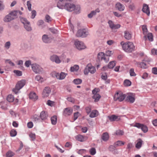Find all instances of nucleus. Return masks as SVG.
Listing matches in <instances>:
<instances>
[{
  "label": "nucleus",
  "mask_w": 157,
  "mask_h": 157,
  "mask_svg": "<svg viewBox=\"0 0 157 157\" xmlns=\"http://www.w3.org/2000/svg\"><path fill=\"white\" fill-rule=\"evenodd\" d=\"M121 44L122 45L123 49L126 52L130 53L135 50V46L132 42H128L124 43L122 41Z\"/></svg>",
  "instance_id": "f257e3e1"
},
{
  "label": "nucleus",
  "mask_w": 157,
  "mask_h": 157,
  "mask_svg": "<svg viewBox=\"0 0 157 157\" xmlns=\"http://www.w3.org/2000/svg\"><path fill=\"white\" fill-rule=\"evenodd\" d=\"M17 12V11L15 10L12 11L5 16L3 19L4 21L5 22H7L14 20L16 18Z\"/></svg>",
  "instance_id": "f03ea898"
},
{
  "label": "nucleus",
  "mask_w": 157,
  "mask_h": 157,
  "mask_svg": "<svg viewBox=\"0 0 157 157\" xmlns=\"http://www.w3.org/2000/svg\"><path fill=\"white\" fill-rule=\"evenodd\" d=\"M20 21L23 24L25 30L28 32H30L32 30L31 24L29 21H28L26 18L20 17Z\"/></svg>",
  "instance_id": "7ed1b4c3"
},
{
  "label": "nucleus",
  "mask_w": 157,
  "mask_h": 157,
  "mask_svg": "<svg viewBox=\"0 0 157 157\" xmlns=\"http://www.w3.org/2000/svg\"><path fill=\"white\" fill-rule=\"evenodd\" d=\"M31 65L32 70L35 73L40 74L44 72L43 68L39 65L34 63Z\"/></svg>",
  "instance_id": "20e7f679"
},
{
  "label": "nucleus",
  "mask_w": 157,
  "mask_h": 157,
  "mask_svg": "<svg viewBox=\"0 0 157 157\" xmlns=\"http://www.w3.org/2000/svg\"><path fill=\"white\" fill-rule=\"evenodd\" d=\"M67 75V73L63 72H61L60 73H59L55 71L52 72L51 74V75L52 77H56L59 80L63 79Z\"/></svg>",
  "instance_id": "39448f33"
},
{
  "label": "nucleus",
  "mask_w": 157,
  "mask_h": 157,
  "mask_svg": "<svg viewBox=\"0 0 157 157\" xmlns=\"http://www.w3.org/2000/svg\"><path fill=\"white\" fill-rule=\"evenodd\" d=\"M95 71V67L91 66V64H88L86 67L84 73L85 75H87L89 72L91 74H94Z\"/></svg>",
  "instance_id": "423d86ee"
},
{
  "label": "nucleus",
  "mask_w": 157,
  "mask_h": 157,
  "mask_svg": "<svg viewBox=\"0 0 157 157\" xmlns=\"http://www.w3.org/2000/svg\"><path fill=\"white\" fill-rule=\"evenodd\" d=\"M88 35V32L86 29H82L78 30L76 35L78 37H85Z\"/></svg>",
  "instance_id": "0eeeda50"
},
{
  "label": "nucleus",
  "mask_w": 157,
  "mask_h": 157,
  "mask_svg": "<svg viewBox=\"0 0 157 157\" xmlns=\"http://www.w3.org/2000/svg\"><path fill=\"white\" fill-rule=\"evenodd\" d=\"M25 80H22L19 81L16 85L15 88L13 90L16 94L17 92V91L22 88L25 85Z\"/></svg>",
  "instance_id": "6e6552de"
},
{
  "label": "nucleus",
  "mask_w": 157,
  "mask_h": 157,
  "mask_svg": "<svg viewBox=\"0 0 157 157\" xmlns=\"http://www.w3.org/2000/svg\"><path fill=\"white\" fill-rule=\"evenodd\" d=\"M125 97V94L117 92L114 95V100L115 101L118 100L119 101H122L124 100Z\"/></svg>",
  "instance_id": "1a4fd4ad"
},
{
  "label": "nucleus",
  "mask_w": 157,
  "mask_h": 157,
  "mask_svg": "<svg viewBox=\"0 0 157 157\" xmlns=\"http://www.w3.org/2000/svg\"><path fill=\"white\" fill-rule=\"evenodd\" d=\"M75 44L77 48L79 50L84 49L85 48V46L84 43L82 41L77 40L75 41Z\"/></svg>",
  "instance_id": "9d476101"
},
{
  "label": "nucleus",
  "mask_w": 157,
  "mask_h": 157,
  "mask_svg": "<svg viewBox=\"0 0 157 157\" xmlns=\"http://www.w3.org/2000/svg\"><path fill=\"white\" fill-rule=\"evenodd\" d=\"M65 9L68 11L71 12L75 9V5L70 3H66L65 4Z\"/></svg>",
  "instance_id": "9b49d317"
},
{
  "label": "nucleus",
  "mask_w": 157,
  "mask_h": 157,
  "mask_svg": "<svg viewBox=\"0 0 157 157\" xmlns=\"http://www.w3.org/2000/svg\"><path fill=\"white\" fill-rule=\"evenodd\" d=\"M42 39L43 42L46 44L51 43L52 40L51 37H49L48 35L46 34L43 35Z\"/></svg>",
  "instance_id": "f8f14e48"
},
{
  "label": "nucleus",
  "mask_w": 157,
  "mask_h": 157,
  "mask_svg": "<svg viewBox=\"0 0 157 157\" xmlns=\"http://www.w3.org/2000/svg\"><path fill=\"white\" fill-rule=\"evenodd\" d=\"M108 23L109 26L112 29H118L121 27V25L119 24H114L113 22L111 20L108 21Z\"/></svg>",
  "instance_id": "ddd939ff"
},
{
  "label": "nucleus",
  "mask_w": 157,
  "mask_h": 157,
  "mask_svg": "<svg viewBox=\"0 0 157 157\" xmlns=\"http://www.w3.org/2000/svg\"><path fill=\"white\" fill-rule=\"evenodd\" d=\"M51 92V90L50 87H46L43 90L42 93L43 97L44 98H46L48 97Z\"/></svg>",
  "instance_id": "4468645a"
},
{
  "label": "nucleus",
  "mask_w": 157,
  "mask_h": 157,
  "mask_svg": "<svg viewBox=\"0 0 157 157\" xmlns=\"http://www.w3.org/2000/svg\"><path fill=\"white\" fill-rule=\"evenodd\" d=\"M50 60L53 62H55L56 63H59L61 61L59 57L57 55H53L50 57Z\"/></svg>",
  "instance_id": "2eb2a0df"
},
{
  "label": "nucleus",
  "mask_w": 157,
  "mask_h": 157,
  "mask_svg": "<svg viewBox=\"0 0 157 157\" xmlns=\"http://www.w3.org/2000/svg\"><path fill=\"white\" fill-rule=\"evenodd\" d=\"M73 112V110L71 108H67L64 109L63 112V115L67 116L71 115Z\"/></svg>",
  "instance_id": "dca6fc26"
},
{
  "label": "nucleus",
  "mask_w": 157,
  "mask_h": 157,
  "mask_svg": "<svg viewBox=\"0 0 157 157\" xmlns=\"http://www.w3.org/2000/svg\"><path fill=\"white\" fill-rule=\"evenodd\" d=\"M143 12L146 13L148 15L150 14V10L148 6L145 4H144L142 9Z\"/></svg>",
  "instance_id": "f3484780"
},
{
  "label": "nucleus",
  "mask_w": 157,
  "mask_h": 157,
  "mask_svg": "<svg viewBox=\"0 0 157 157\" xmlns=\"http://www.w3.org/2000/svg\"><path fill=\"white\" fill-rule=\"evenodd\" d=\"M100 12V10L98 8L95 10L91 11L89 14H88V17L89 18H91L94 16L97 13H98Z\"/></svg>",
  "instance_id": "a211bd4d"
},
{
  "label": "nucleus",
  "mask_w": 157,
  "mask_h": 157,
  "mask_svg": "<svg viewBox=\"0 0 157 157\" xmlns=\"http://www.w3.org/2000/svg\"><path fill=\"white\" fill-rule=\"evenodd\" d=\"M135 94L132 93L131 95H128L127 97V100L130 103H133L135 101Z\"/></svg>",
  "instance_id": "6ab92c4d"
},
{
  "label": "nucleus",
  "mask_w": 157,
  "mask_h": 157,
  "mask_svg": "<svg viewBox=\"0 0 157 157\" xmlns=\"http://www.w3.org/2000/svg\"><path fill=\"white\" fill-rule=\"evenodd\" d=\"M108 117L110 121H118L120 118L119 116L113 115L110 116H108Z\"/></svg>",
  "instance_id": "aec40b11"
},
{
  "label": "nucleus",
  "mask_w": 157,
  "mask_h": 157,
  "mask_svg": "<svg viewBox=\"0 0 157 157\" xmlns=\"http://www.w3.org/2000/svg\"><path fill=\"white\" fill-rule=\"evenodd\" d=\"M116 8L120 11H123L124 9V6L120 3H117L116 4Z\"/></svg>",
  "instance_id": "412c9836"
},
{
  "label": "nucleus",
  "mask_w": 157,
  "mask_h": 157,
  "mask_svg": "<svg viewBox=\"0 0 157 157\" xmlns=\"http://www.w3.org/2000/svg\"><path fill=\"white\" fill-rule=\"evenodd\" d=\"M124 37L127 40H129L132 38L131 33L128 31H125L124 32Z\"/></svg>",
  "instance_id": "4be33fe9"
},
{
  "label": "nucleus",
  "mask_w": 157,
  "mask_h": 157,
  "mask_svg": "<svg viewBox=\"0 0 157 157\" xmlns=\"http://www.w3.org/2000/svg\"><path fill=\"white\" fill-rule=\"evenodd\" d=\"M109 138V136L108 133L107 132L104 133L101 135V139L104 141H106Z\"/></svg>",
  "instance_id": "5701e85b"
},
{
  "label": "nucleus",
  "mask_w": 157,
  "mask_h": 157,
  "mask_svg": "<svg viewBox=\"0 0 157 157\" xmlns=\"http://www.w3.org/2000/svg\"><path fill=\"white\" fill-rule=\"evenodd\" d=\"M48 117V115L47 113H46L44 111H42L40 114V117L41 120H44L46 119Z\"/></svg>",
  "instance_id": "b1692460"
},
{
  "label": "nucleus",
  "mask_w": 157,
  "mask_h": 157,
  "mask_svg": "<svg viewBox=\"0 0 157 157\" xmlns=\"http://www.w3.org/2000/svg\"><path fill=\"white\" fill-rule=\"evenodd\" d=\"M29 97L30 99H32L34 101L37 100L38 99V96L36 95L35 93H30L29 94Z\"/></svg>",
  "instance_id": "393cba45"
},
{
  "label": "nucleus",
  "mask_w": 157,
  "mask_h": 157,
  "mask_svg": "<svg viewBox=\"0 0 157 157\" xmlns=\"http://www.w3.org/2000/svg\"><path fill=\"white\" fill-rule=\"evenodd\" d=\"M143 141L141 139H139L138 141L136 144V147L138 149H140L141 147Z\"/></svg>",
  "instance_id": "a878e982"
},
{
  "label": "nucleus",
  "mask_w": 157,
  "mask_h": 157,
  "mask_svg": "<svg viewBox=\"0 0 157 157\" xmlns=\"http://www.w3.org/2000/svg\"><path fill=\"white\" fill-rule=\"evenodd\" d=\"M98 112L97 110H93L91 112L90 117L91 118H94L97 117L98 115Z\"/></svg>",
  "instance_id": "bb28decb"
},
{
  "label": "nucleus",
  "mask_w": 157,
  "mask_h": 157,
  "mask_svg": "<svg viewBox=\"0 0 157 157\" xmlns=\"http://www.w3.org/2000/svg\"><path fill=\"white\" fill-rule=\"evenodd\" d=\"M125 142L121 140H118L114 144V145L117 147L124 145Z\"/></svg>",
  "instance_id": "cd10ccee"
},
{
  "label": "nucleus",
  "mask_w": 157,
  "mask_h": 157,
  "mask_svg": "<svg viewBox=\"0 0 157 157\" xmlns=\"http://www.w3.org/2000/svg\"><path fill=\"white\" fill-rule=\"evenodd\" d=\"M79 69V67L78 65H75L73 67H71L70 68V70L71 72H74L77 71Z\"/></svg>",
  "instance_id": "c85d7f7f"
},
{
  "label": "nucleus",
  "mask_w": 157,
  "mask_h": 157,
  "mask_svg": "<svg viewBox=\"0 0 157 157\" xmlns=\"http://www.w3.org/2000/svg\"><path fill=\"white\" fill-rule=\"evenodd\" d=\"M52 124L53 125H55L57 121V117L56 116H54L51 118Z\"/></svg>",
  "instance_id": "c756f323"
},
{
  "label": "nucleus",
  "mask_w": 157,
  "mask_h": 157,
  "mask_svg": "<svg viewBox=\"0 0 157 157\" xmlns=\"http://www.w3.org/2000/svg\"><path fill=\"white\" fill-rule=\"evenodd\" d=\"M101 96L99 94L94 95L92 96V98L94 99L95 102H97L101 98Z\"/></svg>",
  "instance_id": "7c9ffc66"
},
{
  "label": "nucleus",
  "mask_w": 157,
  "mask_h": 157,
  "mask_svg": "<svg viewBox=\"0 0 157 157\" xmlns=\"http://www.w3.org/2000/svg\"><path fill=\"white\" fill-rule=\"evenodd\" d=\"M7 100L9 102H12L14 100V98L12 95H9L7 97Z\"/></svg>",
  "instance_id": "2f4dec72"
},
{
  "label": "nucleus",
  "mask_w": 157,
  "mask_h": 157,
  "mask_svg": "<svg viewBox=\"0 0 157 157\" xmlns=\"http://www.w3.org/2000/svg\"><path fill=\"white\" fill-rule=\"evenodd\" d=\"M104 56H105V54L103 52H100L98 54V58L99 61L103 60Z\"/></svg>",
  "instance_id": "473e14b6"
},
{
  "label": "nucleus",
  "mask_w": 157,
  "mask_h": 157,
  "mask_svg": "<svg viewBox=\"0 0 157 157\" xmlns=\"http://www.w3.org/2000/svg\"><path fill=\"white\" fill-rule=\"evenodd\" d=\"M115 61H112L109 62L107 67L109 69H112L115 66Z\"/></svg>",
  "instance_id": "72a5a7b5"
},
{
  "label": "nucleus",
  "mask_w": 157,
  "mask_h": 157,
  "mask_svg": "<svg viewBox=\"0 0 157 157\" xmlns=\"http://www.w3.org/2000/svg\"><path fill=\"white\" fill-rule=\"evenodd\" d=\"M57 6L60 9H65V5H63L62 2H57Z\"/></svg>",
  "instance_id": "f704fd0d"
},
{
  "label": "nucleus",
  "mask_w": 157,
  "mask_h": 157,
  "mask_svg": "<svg viewBox=\"0 0 157 157\" xmlns=\"http://www.w3.org/2000/svg\"><path fill=\"white\" fill-rule=\"evenodd\" d=\"M80 7L79 5H75V9L74 10V12L76 14H78L80 13Z\"/></svg>",
  "instance_id": "c9c22d12"
},
{
  "label": "nucleus",
  "mask_w": 157,
  "mask_h": 157,
  "mask_svg": "<svg viewBox=\"0 0 157 157\" xmlns=\"http://www.w3.org/2000/svg\"><path fill=\"white\" fill-rule=\"evenodd\" d=\"M82 82V79L79 78H76L74 80L73 83L76 85H78L81 84Z\"/></svg>",
  "instance_id": "e433bc0d"
},
{
  "label": "nucleus",
  "mask_w": 157,
  "mask_h": 157,
  "mask_svg": "<svg viewBox=\"0 0 157 157\" xmlns=\"http://www.w3.org/2000/svg\"><path fill=\"white\" fill-rule=\"evenodd\" d=\"M15 155V153L11 151H9L6 154V157H12Z\"/></svg>",
  "instance_id": "4c0bfd02"
},
{
  "label": "nucleus",
  "mask_w": 157,
  "mask_h": 157,
  "mask_svg": "<svg viewBox=\"0 0 157 157\" xmlns=\"http://www.w3.org/2000/svg\"><path fill=\"white\" fill-rule=\"evenodd\" d=\"M52 18L48 14H47L45 17V21L48 23H50L52 21Z\"/></svg>",
  "instance_id": "58836bf2"
},
{
  "label": "nucleus",
  "mask_w": 157,
  "mask_h": 157,
  "mask_svg": "<svg viewBox=\"0 0 157 157\" xmlns=\"http://www.w3.org/2000/svg\"><path fill=\"white\" fill-rule=\"evenodd\" d=\"M76 139L77 140L80 142L84 141V138L83 136L81 135H78L77 136Z\"/></svg>",
  "instance_id": "ea45409f"
},
{
  "label": "nucleus",
  "mask_w": 157,
  "mask_h": 157,
  "mask_svg": "<svg viewBox=\"0 0 157 157\" xmlns=\"http://www.w3.org/2000/svg\"><path fill=\"white\" fill-rule=\"evenodd\" d=\"M124 134L123 131L121 130H118L116 131L115 134L117 136H122Z\"/></svg>",
  "instance_id": "a19ab883"
},
{
  "label": "nucleus",
  "mask_w": 157,
  "mask_h": 157,
  "mask_svg": "<svg viewBox=\"0 0 157 157\" xmlns=\"http://www.w3.org/2000/svg\"><path fill=\"white\" fill-rule=\"evenodd\" d=\"M124 85L126 86H129L131 85V82L129 80L126 79L125 80L124 82Z\"/></svg>",
  "instance_id": "79ce46f5"
},
{
  "label": "nucleus",
  "mask_w": 157,
  "mask_h": 157,
  "mask_svg": "<svg viewBox=\"0 0 157 157\" xmlns=\"http://www.w3.org/2000/svg\"><path fill=\"white\" fill-rule=\"evenodd\" d=\"M142 29L144 35H146L147 32V26L146 25H143L142 27Z\"/></svg>",
  "instance_id": "37998d69"
},
{
  "label": "nucleus",
  "mask_w": 157,
  "mask_h": 157,
  "mask_svg": "<svg viewBox=\"0 0 157 157\" xmlns=\"http://www.w3.org/2000/svg\"><path fill=\"white\" fill-rule=\"evenodd\" d=\"M147 37L150 41H152L153 40V35L151 33H148L147 34Z\"/></svg>",
  "instance_id": "c03bdc74"
},
{
  "label": "nucleus",
  "mask_w": 157,
  "mask_h": 157,
  "mask_svg": "<svg viewBox=\"0 0 157 157\" xmlns=\"http://www.w3.org/2000/svg\"><path fill=\"white\" fill-rule=\"evenodd\" d=\"M129 73L131 76H135L136 75V74L134 72V69L133 68L130 69L129 70Z\"/></svg>",
  "instance_id": "a18cd8bd"
},
{
  "label": "nucleus",
  "mask_w": 157,
  "mask_h": 157,
  "mask_svg": "<svg viewBox=\"0 0 157 157\" xmlns=\"http://www.w3.org/2000/svg\"><path fill=\"white\" fill-rule=\"evenodd\" d=\"M141 129L144 133L146 132L148 130L147 126L144 124H143Z\"/></svg>",
  "instance_id": "49530a36"
},
{
  "label": "nucleus",
  "mask_w": 157,
  "mask_h": 157,
  "mask_svg": "<svg viewBox=\"0 0 157 157\" xmlns=\"http://www.w3.org/2000/svg\"><path fill=\"white\" fill-rule=\"evenodd\" d=\"M17 134V132L16 130L14 129L12 130L10 132V135L11 136L14 137Z\"/></svg>",
  "instance_id": "de8ad7c7"
},
{
  "label": "nucleus",
  "mask_w": 157,
  "mask_h": 157,
  "mask_svg": "<svg viewBox=\"0 0 157 157\" xmlns=\"http://www.w3.org/2000/svg\"><path fill=\"white\" fill-rule=\"evenodd\" d=\"M90 154L92 155H94L96 153V150L94 148L92 147L90 149Z\"/></svg>",
  "instance_id": "09e8293b"
},
{
  "label": "nucleus",
  "mask_w": 157,
  "mask_h": 157,
  "mask_svg": "<svg viewBox=\"0 0 157 157\" xmlns=\"http://www.w3.org/2000/svg\"><path fill=\"white\" fill-rule=\"evenodd\" d=\"M142 61L140 63L139 67L141 68H145L147 67V65L146 63Z\"/></svg>",
  "instance_id": "8fccbe9b"
},
{
  "label": "nucleus",
  "mask_w": 157,
  "mask_h": 157,
  "mask_svg": "<svg viewBox=\"0 0 157 157\" xmlns=\"http://www.w3.org/2000/svg\"><path fill=\"white\" fill-rule=\"evenodd\" d=\"M116 147H115V145L113 144V145H111L109 147V149L110 151L113 152L115 150V148Z\"/></svg>",
  "instance_id": "3c124183"
},
{
  "label": "nucleus",
  "mask_w": 157,
  "mask_h": 157,
  "mask_svg": "<svg viewBox=\"0 0 157 157\" xmlns=\"http://www.w3.org/2000/svg\"><path fill=\"white\" fill-rule=\"evenodd\" d=\"M13 72L17 75L18 76H21L22 75V71L18 70H14Z\"/></svg>",
  "instance_id": "603ef678"
},
{
  "label": "nucleus",
  "mask_w": 157,
  "mask_h": 157,
  "mask_svg": "<svg viewBox=\"0 0 157 157\" xmlns=\"http://www.w3.org/2000/svg\"><path fill=\"white\" fill-rule=\"evenodd\" d=\"M100 91V89L99 88H95L92 91L93 94L94 95L96 94H98V93Z\"/></svg>",
  "instance_id": "864d4df0"
},
{
  "label": "nucleus",
  "mask_w": 157,
  "mask_h": 157,
  "mask_svg": "<svg viewBox=\"0 0 157 157\" xmlns=\"http://www.w3.org/2000/svg\"><path fill=\"white\" fill-rule=\"evenodd\" d=\"M31 13H32V15H31V18L32 19H33L36 16V11L35 10H33L31 12Z\"/></svg>",
  "instance_id": "5fc2aeb1"
},
{
  "label": "nucleus",
  "mask_w": 157,
  "mask_h": 157,
  "mask_svg": "<svg viewBox=\"0 0 157 157\" xmlns=\"http://www.w3.org/2000/svg\"><path fill=\"white\" fill-rule=\"evenodd\" d=\"M27 6L28 10L30 11H31L32 5L31 3L30 2V1H28L27 2Z\"/></svg>",
  "instance_id": "6e6d98bb"
},
{
  "label": "nucleus",
  "mask_w": 157,
  "mask_h": 157,
  "mask_svg": "<svg viewBox=\"0 0 157 157\" xmlns=\"http://www.w3.org/2000/svg\"><path fill=\"white\" fill-rule=\"evenodd\" d=\"M85 110L86 111V113H87V114H89L90 113L91 110V107L90 106H87L85 108Z\"/></svg>",
  "instance_id": "4d7b16f0"
},
{
  "label": "nucleus",
  "mask_w": 157,
  "mask_h": 157,
  "mask_svg": "<svg viewBox=\"0 0 157 157\" xmlns=\"http://www.w3.org/2000/svg\"><path fill=\"white\" fill-rule=\"evenodd\" d=\"M11 44L10 41H8L6 42L5 44L4 47L7 49H8L10 46Z\"/></svg>",
  "instance_id": "13d9d810"
},
{
  "label": "nucleus",
  "mask_w": 157,
  "mask_h": 157,
  "mask_svg": "<svg viewBox=\"0 0 157 157\" xmlns=\"http://www.w3.org/2000/svg\"><path fill=\"white\" fill-rule=\"evenodd\" d=\"M25 64L26 67H28L31 65V61L30 60L26 61L25 62Z\"/></svg>",
  "instance_id": "bf43d9fd"
},
{
  "label": "nucleus",
  "mask_w": 157,
  "mask_h": 157,
  "mask_svg": "<svg viewBox=\"0 0 157 157\" xmlns=\"http://www.w3.org/2000/svg\"><path fill=\"white\" fill-rule=\"evenodd\" d=\"M143 124L139 123H136L135 124L134 126L136 127L139 128H141Z\"/></svg>",
  "instance_id": "052dcab7"
},
{
  "label": "nucleus",
  "mask_w": 157,
  "mask_h": 157,
  "mask_svg": "<svg viewBox=\"0 0 157 157\" xmlns=\"http://www.w3.org/2000/svg\"><path fill=\"white\" fill-rule=\"evenodd\" d=\"M152 73L155 75H157V67H154L152 69Z\"/></svg>",
  "instance_id": "680f3d73"
},
{
  "label": "nucleus",
  "mask_w": 157,
  "mask_h": 157,
  "mask_svg": "<svg viewBox=\"0 0 157 157\" xmlns=\"http://www.w3.org/2000/svg\"><path fill=\"white\" fill-rule=\"evenodd\" d=\"M101 78L102 79L106 81L107 78L106 73H105L104 74H102L101 76Z\"/></svg>",
  "instance_id": "e2e57ef3"
},
{
  "label": "nucleus",
  "mask_w": 157,
  "mask_h": 157,
  "mask_svg": "<svg viewBox=\"0 0 157 157\" xmlns=\"http://www.w3.org/2000/svg\"><path fill=\"white\" fill-rule=\"evenodd\" d=\"M29 136L33 140H34L35 139V134L31 133L29 134Z\"/></svg>",
  "instance_id": "0e129e2a"
},
{
  "label": "nucleus",
  "mask_w": 157,
  "mask_h": 157,
  "mask_svg": "<svg viewBox=\"0 0 157 157\" xmlns=\"http://www.w3.org/2000/svg\"><path fill=\"white\" fill-rule=\"evenodd\" d=\"M151 52L153 55L157 56V49H152L151 50Z\"/></svg>",
  "instance_id": "69168bd1"
},
{
  "label": "nucleus",
  "mask_w": 157,
  "mask_h": 157,
  "mask_svg": "<svg viewBox=\"0 0 157 157\" xmlns=\"http://www.w3.org/2000/svg\"><path fill=\"white\" fill-rule=\"evenodd\" d=\"M35 80L39 81L41 80H42L43 78L40 75H36L35 78Z\"/></svg>",
  "instance_id": "338daca9"
},
{
  "label": "nucleus",
  "mask_w": 157,
  "mask_h": 157,
  "mask_svg": "<svg viewBox=\"0 0 157 157\" xmlns=\"http://www.w3.org/2000/svg\"><path fill=\"white\" fill-rule=\"evenodd\" d=\"M44 23V21L43 20H39L37 22V25L38 26H40L43 25Z\"/></svg>",
  "instance_id": "774afa93"
}]
</instances>
